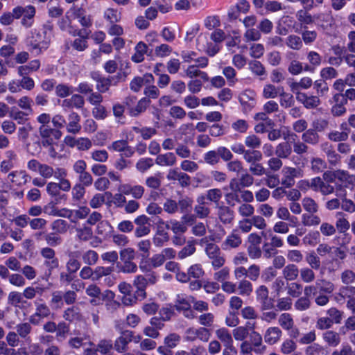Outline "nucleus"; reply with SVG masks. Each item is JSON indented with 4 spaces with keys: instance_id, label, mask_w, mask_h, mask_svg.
Listing matches in <instances>:
<instances>
[{
    "instance_id": "obj_1",
    "label": "nucleus",
    "mask_w": 355,
    "mask_h": 355,
    "mask_svg": "<svg viewBox=\"0 0 355 355\" xmlns=\"http://www.w3.org/2000/svg\"><path fill=\"white\" fill-rule=\"evenodd\" d=\"M41 141H36L32 145L28 144V150L32 155H36L41 152V147L47 148L59 140L62 137V132L57 128L51 126L40 125L38 128Z\"/></svg>"
},
{
    "instance_id": "obj_2",
    "label": "nucleus",
    "mask_w": 355,
    "mask_h": 355,
    "mask_svg": "<svg viewBox=\"0 0 355 355\" xmlns=\"http://www.w3.org/2000/svg\"><path fill=\"white\" fill-rule=\"evenodd\" d=\"M52 26H44L42 32H35L28 41L29 50L35 55H39L42 50L46 49L52 35Z\"/></svg>"
},
{
    "instance_id": "obj_3",
    "label": "nucleus",
    "mask_w": 355,
    "mask_h": 355,
    "mask_svg": "<svg viewBox=\"0 0 355 355\" xmlns=\"http://www.w3.org/2000/svg\"><path fill=\"white\" fill-rule=\"evenodd\" d=\"M193 297L191 295H178L175 302V309L182 311L183 315L188 319H193L196 315L191 309V304Z\"/></svg>"
},
{
    "instance_id": "obj_4",
    "label": "nucleus",
    "mask_w": 355,
    "mask_h": 355,
    "mask_svg": "<svg viewBox=\"0 0 355 355\" xmlns=\"http://www.w3.org/2000/svg\"><path fill=\"white\" fill-rule=\"evenodd\" d=\"M282 174L281 183L286 188L293 187L295 183V178L303 177V171L299 167L284 166L282 170Z\"/></svg>"
},
{
    "instance_id": "obj_5",
    "label": "nucleus",
    "mask_w": 355,
    "mask_h": 355,
    "mask_svg": "<svg viewBox=\"0 0 355 355\" xmlns=\"http://www.w3.org/2000/svg\"><path fill=\"white\" fill-rule=\"evenodd\" d=\"M242 243V238L238 229H233L231 233L221 243V248L225 251L238 248Z\"/></svg>"
},
{
    "instance_id": "obj_6",
    "label": "nucleus",
    "mask_w": 355,
    "mask_h": 355,
    "mask_svg": "<svg viewBox=\"0 0 355 355\" xmlns=\"http://www.w3.org/2000/svg\"><path fill=\"white\" fill-rule=\"evenodd\" d=\"M210 337L211 332L205 327L189 328L186 331V339L189 341L199 339L202 342H207Z\"/></svg>"
},
{
    "instance_id": "obj_7",
    "label": "nucleus",
    "mask_w": 355,
    "mask_h": 355,
    "mask_svg": "<svg viewBox=\"0 0 355 355\" xmlns=\"http://www.w3.org/2000/svg\"><path fill=\"white\" fill-rule=\"evenodd\" d=\"M166 179L169 181H178L182 187H187L191 184L190 176L180 170L179 168H173L168 170Z\"/></svg>"
},
{
    "instance_id": "obj_8",
    "label": "nucleus",
    "mask_w": 355,
    "mask_h": 355,
    "mask_svg": "<svg viewBox=\"0 0 355 355\" xmlns=\"http://www.w3.org/2000/svg\"><path fill=\"white\" fill-rule=\"evenodd\" d=\"M217 209L218 218L224 225H232L235 218V213L230 206L223 203L216 207Z\"/></svg>"
},
{
    "instance_id": "obj_9",
    "label": "nucleus",
    "mask_w": 355,
    "mask_h": 355,
    "mask_svg": "<svg viewBox=\"0 0 355 355\" xmlns=\"http://www.w3.org/2000/svg\"><path fill=\"white\" fill-rule=\"evenodd\" d=\"M35 306V312L34 315L31 316L30 322L33 324H37L39 322L36 320L35 317L42 318H48L51 315V309L43 301L42 299H37L34 302Z\"/></svg>"
},
{
    "instance_id": "obj_10",
    "label": "nucleus",
    "mask_w": 355,
    "mask_h": 355,
    "mask_svg": "<svg viewBox=\"0 0 355 355\" xmlns=\"http://www.w3.org/2000/svg\"><path fill=\"white\" fill-rule=\"evenodd\" d=\"M133 332L131 331H123L114 343V349L119 353H123L128 349V344L132 340Z\"/></svg>"
},
{
    "instance_id": "obj_11",
    "label": "nucleus",
    "mask_w": 355,
    "mask_h": 355,
    "mask_svg": "<svg viewBox=\"0 0 355 355\" xmlns=\"http://www.w3.org/2000/svg\"><path fill=\"white\" fill-rule=\"evenodd\" d=\"M67 254L68 259L65 265L66 270L76 273L81 267V262L79 261V257L81 255L80 252L67 251Z\"/></svg>"
},
{
    "instance_id": "obj_12",
    "label": "nucleus",
    "mask_w": 355,
    "mask_h": 355,
    "mask_svg": "<svg viewBox=\"0 0 355 355\" xmlns=\"http://www.w3.org/2000/svg\"><path fill=\"white\" fill-rule=\"evenodd\" d=\"M194 212L199 218H205L211 213L209 202L205 200V196L200 195L196 199V205L194 207Z\"/></svg>"
},
{
    "instance_id": "obj_13",
    "label": "nucleus",
    "mask_w": 355,
    "mask_h": 355,
    "mask_svg": "<svg viewBox=\"0 0 355 355\" xmlns=\"http://www.w3.org/2000/svg\"><path fill=\"white\" fill-rule=\"evenodd\" d=\"M249 342L256 354L261 355L266 352L267 347L263 344V338L259 332L256 331H251Z\"/></svg>"
},
{
    "instance_id": "obj_14",
    "label": "nucleus",
    "mask_w": 355,
    "mask_h": 355,
    "mask_svg": "<svg viewBox=\"0 0 355 355\" xmlns=\"http://www.w3.org/2000/svg\"><path fill=\"white\" fill-rule=\"evenodd\" d=\"M322 151L325 154L330 165L336 166L340 162V156L336 152L334 146L326 141L320 145Z\"/></svg>"
},
{
    "instance_id": "obj_15",
    "label": "nucleus",
    "mask_w": 355,
    "mask_h": 355,
    "mask_svg": "<svg viewBox=\"0 0 355 355\" xmlns=\"http://www.w3.org/2000/svg\"><path fill=\"white\" fill-rule=\"evenodd\" d=\"M282 336V331L278 327H268L263 335L265 343L272 345L277 343Z\"/></svg>"
},
{
    "instance_id": "obj_16",
    "label": "nucleus",
    "mask_w": 355,
    "mask_h": 355,
    "mask_svg": "<svg viewBox=\"0 0 355 355\" xmlns=\"http://www.w3.org/2000/svg\"><path fill=\"white\" fill-rule=\"evenodd\" d=\"M334 100L335 101V105L331 107V112L334 116H341L344 115L347 109L345 107L346 103V101L343 96L342 94H336L334 96Z\"/></svg>"
},
{
    "instance_id": "obj_17",
    "label": "nucleus",
    "mask_w": 355,
    "mask_h": 355,
    "mask_svg": "<svg viewBox=\"0 0 355 355\" xmlns=\"http://www.w3.org/2000/svg\"><path fill=\"white\" fill-rule=\"evenodd\" d=\"M314 24L322 28H327L333 22V17L331 11L317 12L313 15Z\"/></svg>"
},
{
    "instance_id": "obj_18",
    "label": "nucleus",
    "mask_w": 355,
    "mask_h": 355,
    "mask_svg": "<svg viewBox=\"0 0 355 355\" xmlns=\"http://www.w3.org/2000/svg\"><path fill=\"white\" fill-rule=\"evenodd\" d=\"M41 236H43L46 243L49 245L48 247H56L60 245L62 242L61 236H60L58 234H56V232H54L50 233L40 232L35 234V237L37 239Z\"/></svg>"
},
{
    "instance_id": "obj_19",
    "label": "nucleus",
    "mask_w": 355,
    "mask_h": 355,
    "mask_svg": "<svg viewBox=\"0 0 355 355\" xmlns=\"http://www.w3.org/2000/svg\"><path fill=\"white\" fill-rule=\"evenodd\" d=\"M69 123L67 125V130L69 133L77 134L81 130V125L80 124V116L78 113L71 112L68 116Z\"/></svg>"
},
{
    "instance_id": "obj_20",
    "label": "nucleus",
    "mask_w": 355,
    "mask_h": 355,
    "mask_svg": "<svg viewBox=\"0 0 355 355\" xmlns=\"http://www.w3.org/2000/svg\"><path fill=\"white\" fill-rule=\"evenodd\" d=\"M176 162V155L171 152L159 154L155 159V164L161 166H174Z\"/></svg>"
},
{
    "instance_id": "obj_21",
    "label": "nucleus",
    "mask_w": 355,
    "mask_h": 355,
    "mask_svg": "<svg viewBox=\"0 0 355 355\" xmlns=\"http://www.w3.org/2000/svg\"><path fill=\"white\" fill-rule=\"evenodd\" d=\"M313 68L308 66V64H303L297 60H292L288 67V72L294 76L298 75L301 73L302 71H312Z\"/></svg>"
},
{
    "instance_id": "obj_22",
    "label": "nucleus",
    "mask_w": 355,
    "mask_h": 355,
    "mask_svg": "<svg viewBox=\"0 0 355 355\" xmlns=\"http://www.w3.org/2000/svg\"><path fill=\"white\" fill-rule=\"evenodd\" d=\"M8 178L12 183L21 186L25 184L31 177L24 171H15L8 174Z\"/></svg>"
},
{
    "instance_id": "obj_23",
    "label": "nucleus",
    "mask_w": 355,
    "mask_h": 355,
    "mask_svg": "<svg viewBox=\"0 0 355 355\" xmlns=\"http://www.w3.org/2000/svg\"><path fill=\"white\" fill-rule=\"evenodd\" d=\"M300 274L298 267L294 263H289L286 265L282 270V275L284 279L287 281L295 280Z\"/></svg>"
},
{
    "instance_id": "obj_24",
    "label": "nucleus",
    "mask_w": 355,
    "mask_h": 355,
    "mask_svg": "<svg viewBox=\"0 0 355 355\" xmlns=\"http://www.w3.org/2000/svg\"><path fill=\"white\" fill-rule=\"evenodd\" d=\"M116 266L118 272L132 274L137 271V266L132 261H121L117 262Z\"/></svg>"
},
{
    "instance_id": "obj_25",
    "label": "nucleus",
    "mask_w": 355,
    "mask_h": 355,
    "mask_svg": "<svg viewBox=\"0 0 355 355\" xmlns=\"http://www.w3.org/2000/svg\"><path fill=\"white\" fill-rule=\"evenodd\" d=\"M204 196H205L206 201L209 200L213 202L216 207L220 205L219 202L223 197V192L220 189H210L206 191V194Z\"/></svg>"
},
{
    "instance_id": "obj_26",
    "label": "nucleus",
    "mask_w": 355,
    "mask_h": 355,
    "mask_svg": "<svg viewBox=\"0 0 355 355\" xmlns=\"http://www.w3.org/2000/svg\"><path fill=\"white\" fill-rule=\"evenodd\" d=\"M135 53L131 59L136 63L141 62L144 60V55L147 53L148 46L143 42H139L136 45Z\"/></svg>"
},
{
    "instance_id": "obj_27",
    "label": "nucleus",
    "mask_w": 355,
    "mask_h": 355,
    "mask_svg": "<svg viewBox=\"0 0 355 355\" xmlns=\"http://www.w3.org/2000/svg\"><path fill=\"white\" fill-rule=\"evenodd\" d=\"M292 153L291 146L288 142L279 143L275 149L276 156L282 159H287Z\"/></svg>"
},
{
    "instance_id": "obj_28",
    "label": "nucleus",
    "mask_w": 355,
    "mask_h": 355,
    "mask_svg": "<svg viewBox=\"0 0 355 355\" xmlns=\"http://www.w3.org/2000/svg\"><path fill=\"white\" fill-rule=\"evenodd\" d=\"M322 338L331 347L338 346L341 340L339 334L332 330H328L323 333Z\"/></svg>"
},
{
    "instance_id": "obj_29",
    "label": "nucleus",
    "mask_w": 355,
    "mask_h": 355,
    "mask_svg": "<svg viewBox=\"0 0 355 355\" xmlns=\"http://www.w3.org/2000/svg\"><path fill=\"white\" fill-rule=\"evenodd\" d=\"M283 89V87H275L272 84H267L263 87V96L265 98H275L279 96Z\"/></svg>"
},
{
    "instance_id": "obj_30",
    "label": "nucleus",
    "mask_w": 355,
    "mask_h": 355,
    "mask_svg": "<svg viewBox=\"0 0 355 355\" xmlns=\"http://www.w3.org/2000/svg\"><path fill=\"white\" fill-rule=\"evenodd\" d=\"M302 139L304 143L315 146L320 141V136L314 129H309L302 134Z\"/></svg>"
},
{
    "instance_id": "obj_31",
    "label": "nucleus",
    "mask_w": 355,
    "mask_h": 355,
    "mask_svg": "<svg viewBox=\"0 0 355 355\" xmlns=\"http://www.w3.org/2000/svg\"><path fill=\"white\" fill-rule=\"evenodd\" d=\"M35 15V8L33 6L28 5L24 7L23 19L21 24L26 27L31 26L33 24V18Z\"/></svg>"
},
{
    "instance_id": "obj_32",
    "label": "nucleus",
    "mask_w": 355,
    "mask_h": 355,
    "mask_svg": "<svg viewBox=\"0 0 355 355\" xmlns=\"http://www.w3.org/2000/svg\"><path fill=\"white\" fill-rule=\"evenodd\" d=\"M150 103V99L146 97L142 98L138 102L136 106L130 107V114L132 116H137L144 112Z\"/></svg>"
},
{
    "instance_id": "obj_33",
    "label": "nucleus",
    "mask_w": 355,
    "mask_h": 355,
    "mask_svg": "<svg viewBox=\"0 0 355 355\" xmlns=\"http://www.w3.org/2000/svg\"><path fill=\"white\" fill-rule=\"evenodd\" d=\"M63 318L69 322H73L75 320H80L82 315L80 313L79 308L76 306H71L67 308L63 313Z\"/></svg>"
},
{
    "instance_id": "obj_34",
    "label": "nucleus",
    "mask_w": 355,
    "mask_h": 355,
    "mask_svg": "<svg viewBox=\"0 0 355 355\" xmlns=\"http://www.w3.org/2000/svg\"><path fill=\"white\" fill-rule=\"evenodd\" d=\"M215 333L217 338L223 343V345L233 343V338L227 329L222 327L217 329Z\"/></svg>"
},
{
    "instance_id": "obj_35",
    "label": "nucleus",
    "mask_w": 355,
    "mask_h": 355,
    "mask_svg": "<svg viewBox=\"0 0 355 355\" xmlns=\"http://www.w3.org/2000/svg\"><path fill=\"white\" fill-rule=\"evenodd\" d=\"M106 196L107 198H111L112 196V193L111 192L107 191V192H105L104 194H103V193L95 194L89 201L90 207L93 209L99 208L105 202Z\"/></svg>"
},
{
    "instance_id": "obj_36",
    "label": "nucleus",
    "mask_w": 355,
    "mask_h": 355,
    "mask_svg": "<svg viewBox=\"0 0 355 355\" xmlns=\"http://www.w3.org/2000/svg\"><path fill=\"white\" fill-rule=\"evenodd\" d=\"M243 159L248 163H257L263 159V154L258 150H247Z\"/></svg>"
},
{
    "instance_id": "obj_37",
    "label": "nucleus",
    "mask_w": 355,
    "mask_h": 355,
    "mask_svg": "<svg viewBox=\"0 0 355 355\" xmlns=\"http://www.w3.org/2000/svg\"><path fill=\"white\" fill-rule=\"evenodd\" d=\"M278 324L284 330L292 329L295 324L292 315L288 313H282L278 318Z\"/></svg>"
},
{
    "instance_id": "obj_38",
    "label": "nucleus",
    "mask_w": 355,
    "mask_h": 355,
    "mask_svg": "<svg viewBox=\"0 0 355 355\" xmlns=\"http://www.w3.org/2000/svg\"><path fill=\"white\" fill-rule=\"evenodd\" d=\"M307 60L309 61L308 66L313 68L312 71H308V72H314L316 67L320 65L322 62L321 55L314 51H311L307 53Z\"/></svg>"
},
{
    "instance_id": "obj_39",
    "label": "nucleus",
    "mask_w": 355,
    "mask_h": 355,
    "mask_svg": "<svg viewBox=\"0 0 355 355\" xmlns=\"http://www.w3.org/2000/svg\"><path fill=\"white\" fill-rule=\"evenodd\" d=\"M40 62L39 60H34L31 61L28 64L20 66L18 68V73L20 76L28 75L31 71H35L39 69Z\"/></svg>"
},
{
    "instance_id": "obj_40",
    "label": "nucleus",
    "mask_w": 355,
    "mask_h": 355,
    "mask_svg": "<svg viewBox=\"0 0 355 355\" xmlns=\"http://www.w3.org/2000/svg\"><path fill=\"white\" fill-rule=\"evenodd\" d=\"M311 168L315 173H320L327 168V162L320 157H313L311 159Z\"/></svg>"
},
{
    "instance_id": "obj_41",
    "label": "nucleus",
    "mask_w": 355,
    "mask_h": 355,
    "mask_svg": "<svg viewBox=\"0 0 355 355\" xmlns=\"http://www.w3.org/2000/svg\"><path fill=\"white\" fill-rule=\"evenodd\" d=\"M166 227L171 230L175 234H183L187 230L184 223L175 220H171L168 224H166Z\"/></svg>"
},
{
    "instance_id": "obj_42",
    "label": "nucleus",
    "mask_w": 355,
    "mask_h": 355,
    "mask_svg": "<svg viewBox=\"0 0 355 355\" xmlns=\"http://www.w3.org/2000/svg\"><path fill=\"white\" fill-rule=\"evenodd\" d=\"M321 222L320 218L314 214H304L302 216V223L304 226H317Z\"/></svg>"
},
{
    "instance_id": "obj_43",
    "label": "nucleus",
    "mask_w": 355,
    "mask_h": 355,
    "mask_svg": "<svg viewBox=\"0 0 355 355\" xmlns=\"http://www.w3.org/2000/svg\"><path fill=\"white\" fill-rule=\"evenodd\" d=\"M286 44L288 47L293 50H300L303 46V43L300 37L296 35H290L286 40Z\"/></svg>"
},
{
    "instance_id": "obj_44",
    "label": "nucleus",
    "mask_w": 355,
    "mask_h": 355,
    "mask_svg": "<svg viewBox=\"0 0 355 355\" xmlns=\"http://www.w3.org/2000/svg\"><path fill=\"white\" fill-rule=\"evenodd\" d=\"M312 269L309 267H304L300 270V275L301 280L306 284L313 282L315 279V274Z\"/></svg>"
},
{
    "instance_id": "obj_45",
    "label": "nucleus",
    "mask_w": 355,
    "mask_h": 355,
    "mask_svg": "<svg viewBox=\"0 0 355 355\" xmlns=\"http://www.w3.org/2000/svg\"><path fill=\"white\" fill-rule=\"evenodd\" d=\"M82 259L86 265L93 266L97 263L98 254L93 250H88L82 254Z\"/></svg>"
},
{
    "instance_id": "obj_46",
    "label": "nucleus",
    "mask_w": 355,
    "mask_h": 355,
    "mask_svg": "<svg viewBox=\"0 0 355 355\" xmlns=\"http://www.w3.org/2000/svg\"><path fill=\"white\" fill-rule=\"evenodd\" d=\"M51 228L53 232L60 234H64L67 232L69 225L67 221L62 219H57L51 223Z\"/></svg>"
},
{
    "instance_id": "obj_47",
    "label": "nucleus",
    "mask_w": 355,
    "mask_h": 355,
    "mask_svg": "<svg viewBox=\"0 0 355 355\" xmlns=\"http://www.w3.org/2000/svg\"><path fill=\"white\" fill-rule=\"evenodd\" d=\"M245 146L250 150H256L261 146V140L256 135L252 134L248 135L244 141Z\"/></svg>"
},
{
    "instance_id": "obj_48",
    "label": "nucleus",
    "mask_w": 355,
    "mask_h": 355,
    "mask_svg": "<svg viewBox=\"0 0 355 355\" xmlns=\"http://www.w3.org/2000/svg\"><path fill=\"white\" fill-rule=\"evenodd\" d=\"M76 231L77 238L81 241H87L93 236V231L92 228L88 226L77 228Z\"/></svg>"
},
{
    "instance_id": "obj_49",
    "label": "nucleus",
    "mask_w": 355,
    "mask_h": 355,
    "mask_svg": "<svg viewBox=\"0 0 355 355\" xmlns=\"http://www.w3.org/2000/svg\"><path fill=\"white\" fill-rule=\"evenodd\" d=\"M238 289L241 295L249 296L253 291V286L249 280L243 279L239 282Z\"/></svg>"
},
{
    "instance_id": "obj_50",
    "label": "nucleus",
    "mask_w": 355,
    "mask_h": 355,
    "mask_svg": "<svg viewBox=\"0 0 355 355\" xmlns=\"http://www.w3.org/2000/svg\"><path fill=\"white\" fill-rule=\"evenodd\" d=\"M193 200L189 196H184L179 199L178 205V210L181 213L189 212L192 209Z\"/></svg>"
},
{
    "instance_id": "obj_51",
    "label": "nucleus",
    "mask_w": 355,
    "mask_h": 355,
    "mask_svg": "<svg viewBox=\"0 0 355 355\" xmlns=\"http://www.w3.org/2000/svg\"><path fill=\"white\" fill-rule=\"evenodd\" d=\"M112 228L110 222L104 220L97 224L96 232L98 235L106 236L112 232Z\"/></svg>"
},
{
    "instance_id": "obj_52",
    "label": "nucleus",
    "mask_w": 355,
    "mask_h": 355,
    "mask_svg": "<svg viewBox=\"0 0 355 355\" xmlns=\"http://www.w3.org/2000/svg\"><path fill=\"white\" fill-rule=\"evenodd\" d=\"M196 252L195 241H189L187 242V245L184 246L178 254L180 259H184L194 254Z\"/></svg>"
},
{
    "instance_id": "obj_53",
    "label": "nucleus",
    "mask_w": 355,
    "mask_h": 355,
    "mask_svg": "<svg viewBox=\"0 0 355 355\" xmlns=\"http://www.w3.org/2000/svg\"><path fill=\"white\" fill-rule=\"evenodd\" d=\"M302 205L308 213L315 214L318 211V205L316 202L310 197H306L302 199Z\"/></svg>"
},
{
    "instance_id": "obj_54",
    "label": "nucleus",
    "mask_w": 355,
    "mask_h": 355,
    "mask_svg": "<svg viewBox=\"0 0 355 355\" xmlns=\"http://www.w3.org/2000/svg\"><path fill=\"white\" fill-rule=\"evenodd\" d=\"M238 213L241 217L249 218L254 214V207L248 203H240L238 207Z\"/></svg>"
},
{
    "instance_id": "obj_55",
    "label": "nucleus",
    "mask_w": 355,
    "mask_h": 355,
    "mask_svg": "<svg viewBox=\"0 0 355 355\" xmlns=\"http://www.w3.org/2000/svg\"><path fill=\"white\" fill-rule=\"evenodd\" d=\"M279 103L282 107L284 108L292 107L295 104L293 96L289 93H286L284 89L281 92Z\"/></svg>"
},
{
    "instance_id": "obj_56",
    "label": "nucleus",
    "mask_w": 355,
    "mask_h": 355,
    "mask_svg": "<svg viewBox=\"0 0 355 355\" xmlns=\"http://www.w3.org/2000/svg\"><path fill=\"white\" fill-rule=\"evenodd\" d=\"M104 18L111 24H114L120 21L121 15L116 9L109 8L104 12Z\"/></svg>"
},
{
    "instance_id": "obj_57",
    "label": "nucleus",
    "mask_w": 355,
    "mask_h": 355,
    "mask_svg": "<svg viewBox=\"0 0 355 355\" xmlns=\"http://www.w3.org/2000/svg\"><path fill=\"white\" fill-rule=\"evenodd\" d=\"M296 17L302 24H314L313 15L309 14L306 10H300L297 12Z\"/></svg>"
},
{
    "instance_id": "obj_58",
    "label": "nucleus",
    "mask_w": 355,
    "mask_h": 355,
    "mask_svg": "<svg viewBox=\"0 0 355 355\" xmlns=\"http://www.w3.org/2000/svg\"><path fill=\"white\" fill-rule=\"evenodd\" d=\"M313 84V88L316 91V94L318 96H324L329 91V87L327 83L325 82L324 79L317 80Z\"/></svg>"
},
{
    "instance_id": "obj_59",
    "label": "nucleus",
    "mask_w": 355,
    "mask_h": 355,
    "mask_svg": "<svg viewBox=\"0 0 355 355\" xmlns=\"http://www.w3.org/2000/svg\"><path fill=\"white\" fill-rule=\"evenodd\" d=\"M73 92V87L66 84H58L55 87V94L60 98H65L69 96Z\"/></svg>"
},
{
    "instance_id": "obj_60",
    "label": "nucleus",
    "mask_w": 355,
    "mask_h": 355,
    "mask_svg": "<svg viewBox=\"0 0 355 355\" xmlns=\"http://www.w3.org/2000/svg\"><path fill=\"white\" fill-rule=\"evenodd\" d=\"M318 33L315 31L304 29L302 32V41L306 45L312 44L317 39Z\"/></svg>"
},
{
    "instance_id": "obj_61",
    "label": "nucleus",
    "mask_w": 355,
    "mask_h": 355,
    "mask_svg": "<svg viewBox=\"0 0 355 355\" xmlns=\"http://www.w3.org/2000/svg\"><path fill=\"white\" fill-rule=\"evenodd\" d=\"M203 159L205 163L211 166L218 164L220 162V158L218 150L207 152L204 155Z\"/></svg>"
},
{
    "instance_id": "obj_62",
    "label": "nucleus",
    "mask_w": 355,
    "mask_h": 355,
    "mask_svg": "<svg viewBox=\"0 0 355 355\" xmlns=\"http://www.w3.org/2000/svg\"><path fill=\"white\" fill-rule=\"evenodd\" d=\"M113 348V343L110 340H101L96 345V351L103 354H107Z\"/></svg>"
},
{
    "instance_id": "obj_63",
    "label": "nucleus",
    "mask_w": 355,
    "mask_h": 355,
    "mask_svg": "<svg viewBox=\"0 0 355 355\" xmlns=\"http://www.w3.org/2000/svg\"><path fill=\"white\" fill-rule=\"evenodd\" d=\"M306 261L312 269L318 270L320 268V259L314 252L306 255Z\"/></svg>"
},
{
    "instance_id": "obj_64",
    "label": "nucleus",
    "mask_w": 355,
    "mask_h": 355,
    "mask_svg": "<svg viewBox=\"0 0 355 355\" xmlns=\"http://www.w3.org/2000/svg\"><path fill=\"white\" fill-rule=\"evenodd\" d=\"M340 279L343 284H353L355 282V272L352 270L346 269L341 272Z\"/></svg>"
}]
</instances>
